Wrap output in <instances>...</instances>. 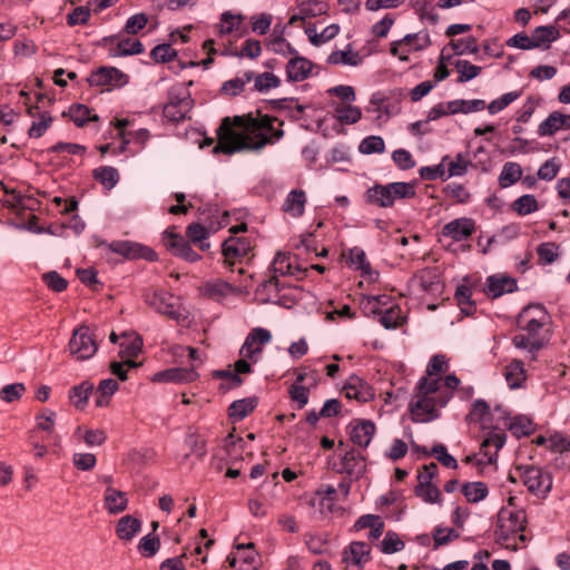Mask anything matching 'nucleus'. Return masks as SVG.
Here are the masks:
<instances>
[{
	"mask_svg": "<svg viewBox=\"0 0 570 570\" xmlns=\"http://www.w3.org/2000/svg\"><path fill=\"white\" fill-rule=\"evenodd\" d=\"M282 126L278 118L262 114L225 118L217 130L218 142L214 153L259 151L283 138Z\"/></svg>",
	"mask_w": 570,
	"mask_h": 570,
	"instance_id": "f257e3e1",
	"label": "nucleus"
},
{
	"mask_svg": "<svg viewBox=\"0 0 570 570\" xmlns=\"http://www.w3.org/2000/svg\"><path fill=\"white\" fill-rule=\"evenodd\" d=\"M460 383L455 374L446 375L444 379H420L409 406L412 421L429 423L436 420Z\"/></svg>",
	"mask_w": 570,
	"mask_h": 570,
	"instance_id": "f03ea898",
	"label": "nucleus"
},
{
	"mask_svg": "<svg viewBox=\"0 0 570 570\" xmlns=\"http://www.w3.org/2000/svg\"><path fill=\"white\" fill-rule=\"evenodd\" d=\"M550 340V315L541 304H529L517 317V333L512 337L515 348L524 351L535 360Z\"/></svg>",
	"mask_w": 570,
	"mask_h": 570,
	"instance_id": "7ed1b4c3",
	"label": "nucleus"
},
{
	"mask_svg": "<svg viewBox=\"0 0 570 570\" xmlns=\"http://www.w3.org/2000/svg\"><path fill=\"white\" fill-rule=\"evenodd\" d=\"M527 513L522 509L501 508L497 515L494 540L501 547L518 551L529 541L525 533Z\"/></svg>",
	"mask_w": 570,
	"mask_h": 570,
	"instance_id": "20e7f679",
	"label": "nucleus"
},
{
	"mask_svg": "<svg viewBox=\"0 0 570 570\" xmlns=\"http://www.w3.org/2000/svg\"><path fill=\"white\" fill-rule=\"evenodd\" d=\"M415 196L413 183L395 181L390 184H375L367 188L364 199L370 205L381 208L392 207L399 199H410Z\"/></svg>",
	"mask_w": 570,
	"mask_h": 570,
	"instance_id": "39448f33",
	"label": "nucleus"
},
{
	"mask_svg": "<svg viewBox=\"0 0 570 570\" xmlns=\"http://www.w3.org/2000/svg\"><path fill=\"white\" fill-rule=\"evenodd\" d=\"M523 485L537 499H546L552 490L553 476L550 471L538 465L520 466Z\"/></svg>",
	"mask_w": 570,
	"mask_h": 570,
	"instance_id": "423d86ee",
	"label": "nucleus"
},
{
	"mask_svg": "<svg viewBox=\"0 0 570 570\" xmlns=\"http://www.w3.org/2000/svg\"><path fill=\"white\" fill-rule=\"evenodd\" d=\"M246 224L232 226L229 232L233 234L222 245L224 264L233 267L235 264L240 263L252 250V240L248 236H236L240 232H245Z\"/></svg>",
	"mask_w": 570,
	"mask_h": 570,
	"instance_id": "0eeeda50",
	"label": "nucleus"
},
{
	"mask_svg": "<svg viewBox=\"0 0 570 570\" xmlns=\"http://www.w3.org/2000/svg\"><path fill=\"white\" fill-rule=\"evenodd\" d=\"M507 442L504 429L493 428L485 433L481 443L480 453L466 456V462H475L476 464H492L497 461L498 452Z\"/></svg>",
	"mask_w": 570,
	"mask_h": 570,
	"instance_id": "6e6552de",
	"label": "nucleus"
},
{
	"mask_svg": "<svg viewBox=\"0 0 570 570\" xmlns=\"http://www.w3.org/2000/svg\"><path fill=\"white\" fill-rule=\"evenodd\" d=\"M430 45L431 39L428 31L407 33L402 39L391 42L390 53L406 62L410 53L424 50Z\"/></svg>",
	"mask_w": 570,
	"mask_h": 570,
	"instance_id": "1a4fd4ad",
	"label": "nucleus"
},
{
	"mask_svg": "<svg viewBox=\"0 0 570 570\" xmlns=\"http://www.w3.org/2000/svg\"><path fill=\"white\" fill-rule=\"evenodd\" d=\"M68 350L70 355L77 361L89 360L96 354L98 344L89 327L80 326L73 331Z\"/></svg>",
	"mask_w": 570,
	"mask_h": 570,
	"instance_id": "9d476101",
	"label": "nucleus"
},
{
	"mask_svg": "<svg viewBox=\"0 0 570 570\" xmlns=\"http://www.w3.org/2000/svg\"><path fill=\"white\" fill-rule=\"evenodd\" d=\"M193 98L185 88L174 89L169 94V100L164 106V117L171 122L184 120L193 107Z\"/></svg>",
	"mask_w": 570,
	"mask_h": 570,
	"instance_id": "9b49d317",
	"label": "nucleus"
},
{
	"mask_svg": "<svg viewBox=\"0 0 570 570\" xmlns=\"http://www.w3.org/2000/svg\"><path fill=\"white\" fill-rule=\"evenodd\" d=\"M178 297L165 289H155L145 295V302L156 312L167 315L173 320H178Z\"/></svg>",
	"mask_w": 570,
	"mask_h": 570,
	"instance_id": "f8f14e48",
	"label": "nucleus"
},
{
	"mask_svg": "<svg viewBox=\"0 0 570 570\" xmlns=\"http://www.w3.org/2000/svg\"><path fill=\"white\" fill-rule=\"evenodd\" d=\"M163 243L175 256L186 262L195 263L202 257L190 246L184 236L175 232V227L168 228L163 234Z\"/></svg>",
	"mask_w": 570,
	"mask_h": 570,
	"instance_id": "ddd939ff",
	"label": "nucleus"
},
{
	"mask_svg": "<svg viewBox=\"0 0 570 570\" xmlns=\"http://www.w3.org/2000/svg\"><path fill=\"white\" fill-rule=\"evenodd\" d=\"M272 341V334L268 330L256 327L247 335L239 353L243 357L256 363L262 354L264 345Z\"/></svg>",
	"mask_w": 570,
	"mask_h": 570,
	"instance_id": "4468645a",
	"label": "nucleus"
},
{
	"mask_svg": "<svg viewBox=\"0 0 570 570\" xmlns=\"http://www.w3.org/2000/svg\"><path fill=\"white\" fill-rule=\"evenodd\" d=\"M91 87H106L108 90L122 87L128 82V76L115 67H100L88 77Z\"/></svg>",
	"mask_w": 570,
	"mask_h": 570,
	"instance_id": "2eb2a0df",
	"label": "nucleus"
},
{
	"mask_svg": "<svg viewBox=\"0 0 570 570\" xmlns=\"http://www.w3.org/2000/svg\"><path fill=\"white\" fill-rule=\"evenodd\" d=\"M475 232V222L469 217L455 218L446 223L441 230V237L452 243L468 240Z\"/></svg>",
	"mask_w": 570,
	"mask_h": 570,
	"instance_id": "dca6fc26",
	"label": "nucleus"
},
{
	"mask_svg": "<svg viewBox=\"0 0 570 570\" xmlns=\"http://www.w3.org/2000/svg\"><path fill=\"white\" fill-rule=\"evenodd\" d=\"M108 247L111 252L128 259L144 258L149 262L157 261V253L154 249L130 240H115Z\"/></svg>",
	"mask_w": 570,
	"mask_h": 570,
	"instance_id": "f3484780",
	"label": "nucleus"
},
{
	"mask_svg": "<svg viewBox=\"0 0 570 570\" xmlns=\"http://www.w3.org/2000/svg\"><path fill=\"white\" fill-rule=\"evenodd\" d=\"M196 366L190 367H171L164 371H159L151 376L154 383H175L184 384L190 383L198 379Z\"/></svg>",
	"mask_w": 570,
	"mask_h": 570,
	"instance_id": "a211bd4d",
	"label": "nucleus"
},
{
	"mask_svg": "<svg viewBox=\"0 0 570 570\" xmlns=\"http://www.w3.org/2000/svg\"><path fill=\"white\" fill-rule=\"evenodd\" d=\"M342 393L346 399L355 400L360 403H366L374 399V392L371 385L357 375H351L342 387Z\"/></svg>",
	"mask_w": 570,
	"mask_h": 570,
	"instance_id": "6ab92c4d",
	"label": "nucleus"
},
{
	"mask_svg": "<svg viewBox=\"0 0 570 570\" xmlns=\"http://www.w3.org/2000/svg\"><path fill=\"white\" fill-rule=\"evenodd\" d=\"M27 114L31 118L28 136L35 139L42 137L51 127L53 121L50 112L41 109V107L37 104L28 106Z\"/></svg>",
	"mask_w": 570,
	"mask_h": 570,
	"instance_id": "aec40b11",
	"label": "nucleus"
},
{
	"mask_svg": "<svg viewBox=\"0 0 570 570\" xmlns=\"http://www.w3.org/2000/svg\"><path fill=\"white\" fill-rule=\"evenodd\" d=\"M227 561L236 570L239 567L253 570L258 568L259 557L254 548V543L249 542L247 544H236V552L228 556Z\"/></svg>",
	"mask_w": 570,
	"mask_h": 570,
	"instance_id": "412c9836",
	"label": "nucleus"
},
{
	"mask_svg": "<svg viewBox=\"0 0 570 570\" xmlns=\"http://www.w3.org/2000/svg\"><path fill=\"white\" fill-rule=\"evenodd\" d=\"M273 277L268 281L269 284L277 279V276H299L303 269L297 263V257L289 253H277L273 263Z\"/></svg>",
	"mask_w": 570,
	"mask_h": 570,
	"instance_id": "4be33fe9",
	"label": "nucleus"
},
{
	"mask_svg": "<svg viewBox=\"0 0 570 570\" xmlns=\"http://www.w3.org/2000/svg\"><path fill=\"white\" fill-rule=\"evenodd\" d=\"M347 263L351 267L358 271L361 276L368 282H375L379 277V273L374 271L367 261L365 252L360 247H353L350 249Z\"/></svg>",
	"mask_w": 570,
	"mask_h": 570,
	"instance_id": "5701e85b",
	"label": "nucleus"
},
{
	"mask_svg": "<svg viewBox=\"0 0 570 570\" xmlns=\"http://www.w3.org/2000/svg\"><path fill=\"white\" fill-rule=\"evenodd\" d=\"M517 281L513 277L497 274L487 278V294L492 297H500L517 291Z\"/></svg>",
	"mask_w": 570,
	"mask_h": 570,
	"instance_id": "b1692460",
	"label": "nucleus"
},
{
	"mask_svg": "<svg viewBox=\"0 0 570 570\" xmlns=\"http://www.w3.org/2000/svg\"><path fill=\"white\" fill-rule=\"evenodd\" d=\"M312 62L304 58L298 56L296 53L295 56L291 57L287 65H286V75L287 80L293 82L303 81L306 78H308L311 71H312Z\"/></svg>",
	"mask_w": 570,
	"mask_h": 570,
	"instance_id": "393cba45",
	"label": "nucleus"
},
{
	"mask_svg": "<svg viewBox=\"0 0 570 570\" xmlns=\"http://www.w3.org/2000/svg\"><path fill=\"white\" fill-rule=\"evenodd\" d=\"M142 347V340L138 335H128L124 337L120 343L119 355L125 361L128 367L136 368L139 363L135 358L139 355Z\"/></svg>",
	"mask_w": 570,
	"mask_h": 570,
	"instance_id": "a878e982",
	"label": "nucleus"
},
{
	"mask_svg": "<svg viewBox=\"0 0 570 570\" xmlns=\"http://www.w3.org/2000/svg\"><path fill=\"white\" fill-rule=\"evenodd\" d=\"M306 202V193L303 189H293L287 194L282 209L286 215L298 218L305 212Z\"/></svg>",
	"mask_w": 570,
	"mask_h": 570,
	"instance_id": "bb28decb",
	"label": "nucleus"
},
{
	"mask_svg": "<svg viewBox=\"0 0 570 570\" xmlns=\"http://www.w3.org/2000/svg\"><path fill=\"white\" fill-rule=\"evenodd\" d=\"M375 433V424L370 420L356 422L351 429V440L354 444L366 448Z\"/></svg>",
	"mask_w": 570,
	"mask_h": 570,
	"instance_id": "cd10ccee",
	"label": "nucleus"
},
{
	"mask_svg": "<svg viewBox=\"0 0 570 570\" xmlns=\"http://www.w3.org/2000/svg\"><path fill=\"white\" fill-rule=\"evenodd\" d=\"M105 508L110 514H118L127 509L128 498L126 492L107 487L104 493Z\"/></svg>",
	"mask_w": 570,
	"mask_h": 570,
	"instance_id": "c85d7f7f",
	"label": "nucleus"
},
{
	"mask_svg": "<svg viewBox=\"0 0 570 570\" xmlns=\"http://www.w3.org/2000/svg\"><path fill=\"white\" fill-rule=\"evenodd\" d=\"M445 167L448 179L451 177H461L466 174L468 168L471 166L470 159L462 153L456 154L454 157L445 155L442 157Z\"/></svg>",
	"mask_w": 570,
	"mask_h": 570,
	"instance_id": "c756f323",
	"label": "nucleus"
},
{
	"mask_svg": "<svg viewBox=\"0 0 570 570\" xmlns=\"http://www.w3.org/2000/svg\"><path fill=\"white\" fill-rule=\"evenodd\" d=\"M371 549L363 541H353L343 552V561L355 566H362L367 562Z\"/></svg>",
	"mask_w": 570,
	"mask_h": 570,
	"instance_id": "7c9ffc66",
	"label": "nucleus"
},
{
	"mask_svg": "<svg viewBox=\"0 0 570 570\" xmlns=\"http://www.w3.org/2000/svg\"><path fill=\"white\" fill-rule=\"evenodd\" d=\"M200 292L204 296L220 301L234 292L233 285L223 279H213L204 283L200 286Z\"/></svg>",
	"mask_w": 570,
	"mask_h": 570,
	"instance_id": "2f4dec72",
	"label": "nucleus"
},
{
	"mask_svg": "<svg viewBox=\"0 0 570 570\" xmlns=\"http://www.w3.org/2000/svg\"><path fill=\"white\" fill-rule=\"evenodd\" d=\"M377 316L379 322L387 330L400 327L406 320L402 308L395 303L384 308Z\"/></svg>",
	"mask_w": 570,
	"mask_h": 570,
	"instance_id": "473e14b6",
	"label": "nucleus"
},
{
	"mask_svg": "<svg viewBox=\"0 0 570 570\" xmlns=\"http://www.w3.org/2000/svg\"><path fill=\"white\" fill-rule=\"evenodd\" d=\"M412 451L413 452H422L424 456L434 455L436 460L442 463L448 469H456L458 462L456 460L448 453V450L445 445L443 444H436L432 448V450L429 452L425 448H421L420 445L412 442Z\"/></svg>",
	"mask_w": 570,
	"mask_h": 570,
	"instance_id": "72a5a7b5",
	"label": "nucleus"
},
{
	"mask_svg": "<svg viewBox=\"0 0 570 570\" xmlns=\"http://www.w3.org/2000/svg\"><path fill=\"white\" fill-rule=\"evenodd\" d=\"M141 529V522L131 515L120 518L116 525V534L120 540L130 541Z\"/></svg>",
	"mask_w": 570,
	"mask_h": 570,
	"instance_id": "f704fd0d",
	"label": "nucleus"
},
{
	"mask_svg": "<svg viewBox=\"0 0 570 570\" xmlns=\"http://www.w3.org/2000/svg\"><path fill=\"white\" fill-rule=\"evenodd\" d=\"M254 78L253 71H242L238 72L233 79L225 81L222 85V92L227 96H236L240 94L247 83H249Z\"/></svg>",
	"mask_w": 570,
	"mask_h": 570,
	"instance_id": "c9c22d12",
	"label": "nucleus"
},
{
	"mask_svg": "<svg viewBox=\"0 0 570 570\" xmlns=\"http://www.w3.org/2000/svg\"><path fill=\"white\" fill-rule=\"evenodd\" d=\"M336 500V489L327 485L324 492H317L316 497L311 500L313 507H317L321 514L326 515L333 512Z\"/></svg>",
	"mask_w": 570,
	"mask_h": 570,
	"instance_id": "e433bc0d",
	"label": "nucleus"
},
{
	"mask_svg": "<svg viewBox=\"0 0 570 570\" xmlns=\"http://www.w3.org/2000/svg\"><path fill=\"white\" fill-rule=\"evenodd\" d=\"M257 402L254 397H246L234 401L228 407L229 419L234 422L244 420L249 413L254 411Z\"/></svg>",
	"mask_w": 570,
	"mask_h": 570,
	"instance_id": "4c0bfd02",
	"label": "nucleus"
},
{
	"mask_svg": "<svg viewBox=\"0 0 570 570\" xmlns=\"http://www.w3.org/2000/svg\"><path fill=\"white\" fill-rule=\"evenodd\" d=\"M522 178V168L518 163L508 161L503 165L498 181L501 188H508Z\"/></svg>",
	"mask_w": 570,
	"mask_h": 570,
	"instance_id": "58836bf2",
	"label": "nucleus"
},
{
	"mask_svg": "<svg viewBox=\"0 0 570 570\" xmlns=\"http://www.w3.org/2000/svg\"><path fill=\"white\" fill-rule=\"evenodd\" d=\"M504 376L510 389L521 387L527 377L523 363L519 360L510 362L505 366Z\"/></svg>",
	"mask_w": 570,
	"mask_h": 570,
	"instance_id": "ea45409f",
	"label": "nucleus"
},
{
	"mask_svg": "<svg viewBox=\"0 0 570 570\" xmlns=\"http://www.w3.org/2000/svg\"><path fill=\"white\" fill-rule=\"evenodd\" d=\"M505 425L517 438L528 436L534 430L532 420L525 415H515L513 417H509L505 422Z\"/></svg>",
	"mask_w": 570,
	"mask_h": 570,
	"instance_id": "a19ab883",
	"label": "nucleus"
},
{
	"mask_svg": "<svg viewBox=\"0 0 570 570\" xmlns=\"http://www.w3.org/2000/svg\"><path fill=\"white\" fill-rule=\"evenodd\" d=\"M559 37V29L556 26H540L532 31L531 40L535 49L556 41Z\"/></svg>",
	"mask_w": 570,
	"mask_h": 570,
	"instance_id": "79ce46f5",
	"label": "nucleus"
},
{
	"mask_svg": "<svg viewBox=\"0 0 570 570\" xmlns=\"http://www.w3.org/2000/svg\"><path fill=\"white\" fill-rule=\"evenodd\" d=\"M393 304L392 298L385 294L376 296H364L361 306L367 315H379L384 308Z\"/></svg>",
	"mask_w": 570,
	"mask_h": 570,
	"instance_id": "37998d69",
	"label": "nucleus"
},
{
	"mask_svg": "<svg viewBox=\"0 0 570 570\" xmlns=\"http://www.w3.org/2000/svg\"><path fill=\"white\" fill-rule=\"evenodd\" d=\"M451 115L456 114H471L483 110L485 108V101L482 99H455L448 101Z\"/></svg>",
	"mask_w": 570,
	"mask_h": 570,
	"instance_id": "c03bdc74",
	"label": "nucleus"
},
{
	"mask_svg": "<svg viewBox=\"0 0 570 570\" xmlns=\"http://www.w3.org/2000/svg\"><path fill=\"white\" fill-rule=\"evenodd\" d=\"M67 115L77 127H83L88 121L98 120V116L89 107L81 104L71 105Z\"/></svg>",
	"mask_w": 570,
	"mask_h": 570,
	"instance_id": "a18cd8bd",
	"label": "nucleus"
},
{
	"mask_svg": "<svg viewBox=\"0 0 570 570\" xmlns=\"http://www.w3.org/2000/svg\"><path fill=\"white\" fill-rule=\"evenodd\" d=\"M334 115L341 124L353 125L362 117V110L351 104H336Z\"/></svg>",
	"mask_w": 570,
	"mask_h": 570,
	"instance_id": "49530a36",
	"label": "nucleus"
},
{
	"mask_svg": "<svg viewBox=\"0 0 570 570\" xmlns=\"http://www.w3.org/2000/svg\"><path fill=\"white\" fill-rule=\"evenodd\" d=\"M563 114L560 111H552L538 127V135L540 137L552 136L558 130L563 128Z\"/></svg>",
	"mask_w": 570,
	"mask_h": 570,
	"instance_id": "de8ad7c7",
	"label": "nucleus"
},
{
	"mask_svg": "<svg viewBox=\"0 0 570 570\" xmlns=\"http://www.w3.org/2000/svg\"><path fill=\"white\" fill-rule=\"evenodd\" d=\"M330 65H342L356 67L362 62V58L357 51L347 50H335L327 57Z\"/></svg>",
	"mask_w": 570,
	"mask_h": 570,
	"instance_id": "09e8293b",
	"label": "nucleus"
},
{
	"mask_svg": "<svg viewBox=\"0 0 570 570\" xmlns=\"http://www.w3.org/2000/svg\"><path fill=\"white\" fill-rule=\"evenodd\" d=\"M186 236L190 242L198 245L199 249L205 252L209 249L210 244L207 242L209 232L199 223H193L188 225L186 229Z\"/></svg>",
	"mask_w": 570,
	"mask_h": 570,
	"instance_id": "8fccbe9b",
	"label": "nucleus"
},
{
	"mask_svg": "<svg viewBox=\"0 0 570 570\" xmlns=\"http://www.w3.org/2000/svg\"><path fill=\"white\" fill-rule=\"evenodd\" d=\"M462 493L471 503L484 500L489 494L488 485L481 481L468 482L462 485Z\"/></svg>",
	"mask_w": 570,
	"mask_h": 570,
	"instance_id": "3c124183",
	"label": "nucleus"
},
{
	"mask_svg": "<svg viewBox=\"0 0 570 570\" xmlns=\"http://www.w3.org/2000/svg\"><path fill=\"white\" fill-rule=\"evenodd\" d=\"M145 50L144 45L132 38H125L118 41L117 46L111 49V55L115 57H124L130 55H139Z\"/></svg>",
	"mask_w": 570,
	"mask_h": 570,
	"instance_id": "603ef678",
	"label": "nucleus"
},
{
	"mask_svg": "<svg viewBox=\"0 0 570 570\" xmlns=\"http://www.w3.org/2000/svg\"><path fill=\"white\" fill-rule=\"evenodd\" d=\"M415 494L430 504L442 503V494L433 483H419L415 487Z\"/></svg>",
	"mask_w": 570,
	"mask_h": 570,
	"instance_id": "864d4df0",
	"label": "nucleus"
},
{
	"mask_svg": "<svg viewBox=\"0 0 570 570\" xmlns=\"http://www.w3.org/2000/svg\"><path fill=\"white\" fill-rule=\"evenodd\" d=\"M94 177L108 190L119 181L118 170L110 166H102L94 170Z\"/></svg>",
	"mask_w": 570,
	"mask_h": 570,
	"instance_id": "5fc2aeb1",
	"label": "nucleus"
},
{
	"mask_svg": "<svg viewBox=\"0 0 570 570\" xmlns=\"http://www.w3.org/2000/svg\"><path fill=\"white\" fill-rule=\"evenodd\" d=\"M511 208L520 216L532 214L539 209L537 198L531 194H525L517 198Z\"/></svg>",
	"mask_w": 570,
	"mask_h": 570,
	"instance_id": "6e6d98bb",
	"label": "nucleus"
},
{
	"mask_svg": "<svg viewBox=\"0 0 570 570\" xmlns=\"http://www.w3.org/2000/svg\"><path fill=\"white\" fill-rule=\"evenodd\" d=\"M454 67L459 73V83H464L476 78L482 70L480 66L473 65L470 61L463 59L456 60Z\"/></svg>",
	"mask_w": 570,
	"mask_h": 570,
	"instance_id": "4d7b16f0",
	"label": "nucleus"
},
{
	"mask_svg": "<svg viewBox=\"0 0 570 570\" xmlns=\"http://www.w3.org/2000/svg\"><path fill=\"white\" fill-rule=\"evenodd\" d=\"M296 8L299 10V14L307 18H315L325 14L327 11V4L318 0H306L299 2Z\"/></svg>",
	"mask_w": 570,
	"mask_h": 570,
	"instance_id": "13d9d810",
	"label": "nucleus"
},
{
	"mask_svg": "<svg viewBox=\"0 0 570 570\" xmlns=\"http://www.w3.org/2000/svg\"><path fill=\"white\" fill-rule=\"evenodd\" d=\"M243 22L242 14H234L229 11L222 13L220 21L217 24L219 35H228L239 29Z\"/></svg>",
	"mask_w": 570,
	"mask_h": 570,
	"instance_id": "bf43d9fd",
	"label": "nucleus"
},
{
	"mask_svg": "<svg viewBox=\"0 0 570 570\" xmlns=\"http://www.w3.org/2000/svg\"><path fill=\"white\" fill-rule=\"evenodd\" d=\"M405 547L399 534L394 531H387L383 540L379 543V549L384 554H392L403 550Z\"/></svg>",
	"mask_w": 570,
	"mask_h": 570,
	"instance_id": "052dcab7",
	"label": "nucleus"
},
{
	"mask_svg": "<svg viewBox=\"0 0 570 570\" xmlns=\"http://www.w3.org/2000/svg\"><path fill=\"white\" fill-rule=\"evenodd\" d=\"M490 416V406L483 400H476L468 414V420L471 423H480L485 425Z\"/></svg>",
	"mask_w": 570,
	"mask_h": 570,
	"instance_id": "680f3d73",
	"label": "nucleus"
},
{
	"mask_svg": "<svg viewBox=\"0 0 570 570\" xmlns=\"http://www.w3.org/2000/svg\"><path fill=\"white\" fill-rule=\"evenodd\" d=\"M384 150L385 142L381 136H367L358 145V151L363 155L382 154Z\"/></svg>",
	"mask_w": 570,
	"mask_h": 570,
	"instance_id": "e2e57ef3",
	"label": "nucleus"
},
{
	"mask_svg": "<svg viewBox=\"0 0 570 570\" xmlns=\"http://www.w3.org/2000/svg\"><path fill=\"white\" fill-rule=\"evenodd\" d=\"M254 89L259 92H268L273 88H277L281 80L272 72L254 73Z\"/></svg>",
	"mask_w": 570,
	"mask_h": 570,
	"instance_id": "0e129e2a",
	"label": "nucleus"
},
{
	"mask_svg": "<svg viewBox=\"0 0 570 570\" xmlns=\"http://www.w3.org/2000/svg\"><path fill=\"white\" fill-rule=\"evenodd\" d=\"M118 390L117 381L112 379L102 380L99 385L97 393L99 394L96 399L97 406H106L109 403V397Z\"/></svg>",
	"mask_w": 570,
	"mask_h": 570,
	"instance_id": "69168bd1",
	"label": "nucleus"
},
{
	"mask_svg": "<svg viewBox=\"0 0 570 570\" xmlns=\"http://www.w3.org/2000/svg\"><path fill=\"white\" fill-rule=\"evenodd\" d=\"M433 549L446 546L459 538V533L451 528L435 527L433 532Z\"/></svg>",
	"mask_w": 570,
	"mask_h": 570,
	"instance_id": "338daca9",
	"label": "nucleus"
},
{
	"mask_svg": "<svg viewBox=\"0 0 570 570\" xmlns=\"http://www.w3.org/2000/svg\"><path fill=\"white\" fill-rule=\"evenodd\" d=\"M92 390V385L89 383H81L73 386L70 391L69 399L77 409H82L88 401L89 394Z\"/></svg>",
	"mask_w": 570,
	"mask_h": 570,
	"instance_id": "774afa93",
	"label": "nucleus"
}]
</instances>
